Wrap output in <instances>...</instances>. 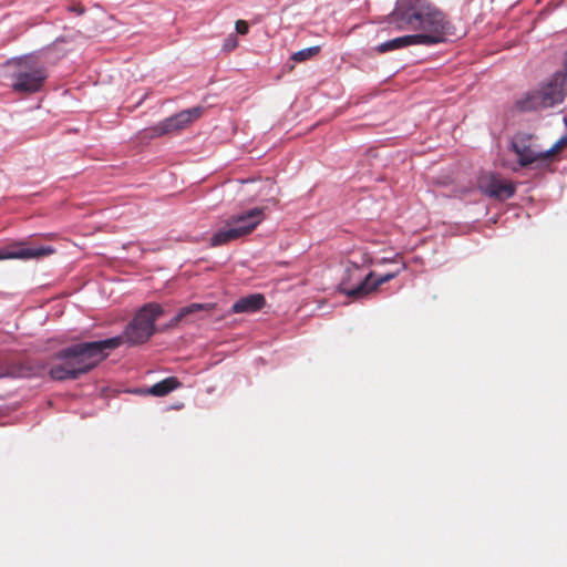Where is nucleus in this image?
I'll use <instances>...</instances> for the list:
<instances>
[{"label": "nucleus", "mask_w": 567, "mask_h": 567, "mask_svg": "<svg viewBox=\"0 0 567 567\" xmlns=\"http://www.w3.org/2000/svg\"><path fill=\"white\" fill-rule=\"evenodd\" d=\"M181 382L175 377H168L147 389V393L154 396H165L172 391L178 389Z\"/></svg>", "instance_id": "obj_16"}, {"label": "nucleus", "mask_w": 567, "mask_h": 567, "mask_svg": "<svg viewBox=\"0 0 567 567\" xmlns=\"http://www.w3.org/2000/svg\"><path fill=\"white\" fill-rule=\"evenodd\" d=\"M248 31H249V25L246 21H244V20L236 21V32L238 34L245 35L248 33Z\"/></svg>", "instance_id": "obj_21"}, {"label": "nucleus", "mask_w": 567, "mask_h": 567, "mask_svg": "<svg viewBox=\"0 0 567 567\" xmlns=\"http://www.w3.org/2000/svg\"><path fill=\"white\" fill-rule=\"evenodd\" d=\"M203 115V107L195 106L192 109L183 110L179 113H176L162 122L157 123L153 127L146 130V135L151 138L159 137L163 135H168L173 133H177L188 125H190L194 121L198 120Z\"/></svg>", "instance_id": "obj_6"}, {"label": "nucleus", "mask_w": 567, "mask_h": 567, "mask_svg": "<svg viewBox=\"0 0 567 567\" xmlns=\"http://www.w3.org/2000/svg\"><path fill=\"white\" fill-rule=\"evenodd\" d=\"M566 80L564 73H555L539 90L533 91L518 100L516 109L520 112H534L560 104L566 95Z\"/></svg>", "instance_id": "obj_3"}, {"label": "nucleus", "mask_w": 567, "mask_h": 567, "mask_svg": "<svg viewBox=\"0 0 567 567\" xmlns=\"http://www.w3.org/2000/svg\"><path fill=\"white\" fill-rule=\"evenodd\" d=\"M403 269H405V265L404 264L399 266L395 271L388 272V274H384L382 276H379L377 279L372 278L371 281H370V293L375 291L381 285H383V284L392 280L393 278H395L401 272V270H403Z\"/></svg>", "instance_id": "obj_17"}, {"label": "nucleus", "mask_w": 567, "mask_h": 567, "mask_svg": "<svg viewBox=\"0 0 567 567\" xmlns=\"http://www.w3.org/2000/svg\"><path fill=\"white\" fill-rule=\"evenodd\" d=\"M565 66L567 68V52H566V59H565Z\"/></svg>", "instance_id": "obj_23"}, {"label": "nucleus", "mask_w": 567, "mask_h": 567, "mask_svg": "<svg viewBox=\"0 0 567 567\" xmlns=\"http://www.w3.org/2000/svg\"><path fill=\"white\" fill-rule=\"evenodd\" d=\"M118 347V338L72 344L52 355L48 373L56 381L75 380L102 362L110 350Z\"/></svg>", "instance_id": "obj_2"}, {"label": "nucleus", "mask_w": 567, "mask_h": 567, "mask_svg": "<svg viewBox=\"0 0 567 567\" xmlns=\"http://www.w3.org/2000/svg\"><path fill=\"white\" fill-rule=\"evenodd\" d=\"M254 213H257L259 219H257L258 221L256 223V227L265 219V208H261V207H255L252 209H249L245 213H241V214H238V215H233L230 216L227 221H226V225L227 226H249L251 224V221H254L252 217H247L248 215L252 214Z\"/></svg>", "instance_id": "obj_15"}, {"label": "nucleus", "mask_w": 567, "mask_h": 567, "mask_svg": "<svg viewBox=\"0 0 567 567\" xmlns=\"http://www.w3.org/2000/svg\"><path fill=\"white\" fill-rule=\"evenodd\" d=\"M68 10L76 13L78 16H82L85 12V8L80 3L70 6Z\"/></svg>", "instance_id": "obj_22"}, {"label": "nucleus", "mask_w": 567, "mask_h": 567, "mask_svg": "<svg viewBox=\"0 0 567 567\" xmlns=\"http://www.w3.org/2000/svg\"><path fill=\"white\" fill-rule=\"evenodd\" d=\"M12 89L19 93H34L41 90L48 73L40 65H30L28 61H21L16 71Z\"/></svg>", "instance_id": "obj_7"}, {"label": "nucleus", "mask_w": 567, "mask_h": 567, "mask_svg": "<svg viewBox=\"0 0 567 567\" xmlns=\"http://www.w3.org/2000/svg\"><path fill=\"white\" fill-rule=\"evenodd\" d=\"M512 150L518 157L522 167L535 163L546 162L544 150L537 144V137L533 134L517 133L512 138Z\"/></svg>", "instance_id": "obj_8"}, {"label": "nucleus", "mask_w": 567, "mask_h": 567, "mask_svg": "<svg viewBox=\"0 0 567 567\" xmlns=\"http://www.w3.org/2000/svg\"><path fill=\"white\" fill-rule=\"evenodd\" d=\"M266 303V299L261 293H254L240 298L233 305L234 313H251L260 310Z\"/></svg>", "instance_id": "obj_13"}, {"label": "nucleus", "mask_w": 567, "mask_h": 567, "mask_svg": "<svg viewBox=\"0 0 567 567\" xmlns=\"http://www.w3.org/2000/svg\"><path fill=\"white\" fill-rule=\"evenodd\" d=\"M427 38L424 37H414L413 34L402 35L389 41H385L378 45L377 51L379 53H385L389 51H394L409 45H421V42H426Z\"/></svg>", "instance_id": "obj_14"}, {"label": "nucleus", "mask_w": 567, "mask_h": 567, "mask_svg": "<svg viewBox=\"0 0 567 567\" xmlns=\"http://www.w3.org/2000/svg\"><path fill=\"white\" fill-rule=\"evenodd\" d=\"M247 217L254 218V221H251L249 226H227L226 229L218 230L212 236L210 246H223L252 233L256 229V223L258 221L257 219H259V217L257 213L254 212Z\"/></svg>", "instance_id": "obj_11"}, {"label": "nucleus", "mask_w": 567, "mask_h": 567, "mask_svg": "<svg viewBox=\"0 0 567 567\" xmlns=\"http://www.w3.org/2000/svg\"><path fill=\"white\" fill-rule=\"evenodd\" d=\"M215 308V303H192L179 309L177 315L171 320L169 326L175 327L182 321H195L203 319L205 316L202 313H210Z\"/></svg>", "instance_id": "obj_12"}, {"label": "nucleus", "mask_w": 567, "mask_h": 567, "mask_svg": "<svg viewBox=\"0 0 567 567\" xmlns=\"http://www.w3.org/2000/svg\"><path fill=\"white\" fill-rule=\"evenodd\" d=\"M162 315L163 309L158 303L143 306L126 326L123 334L115 337L120 339V346H138L148 341L155 333V322Z\"/></svg>", "instance_id": "obj_4"}, {"label": "nucleus", "mask_w": 567, "mask_h": 567, "mask_svg": "<svg viewBox=\"0 0 567 567\" xmlns=\"http://www.w3.org/2000/svg\"><path fill=\"white\" fill-rule=\"evenodd\" d=\"M237 47H238V39H237L236 34L231 33L224 40L223 50L225 52H230V51L235 50Z\"/></svg>", "instance_id": "obj_20"}, {"label": "nucleus", "mask_w": 567, "mask_h": 567, "mask_svg": "<svg viewBox=\"0 0 567 567\" xmlns=\"http://www.w3.org/2000/svg\"><path fill=\"white\" fill-rule=\"evenodd\" d=\"M320 52V47H310L302 49L296 53L292 54L291 59L295 62H305L307 60H310L311 58L316 56Z\"/></svg>", "instance_id": "obj_18"}, {"label": "nucleus", "mask_w": 567, "mask_h": 567, "mask_svg": "<svg viewBox=\"0 0 567 567\" xmlns=\"http://www.w3.org/2000/svg\"><path fill=\"white\" fill-rule=\"evenodd\" d=\"M566 146H567V136H563L549 150H544L545 159L546 161L550 159L554 155L559 153Z\"/></svg>", "instance_id": "obj_19"}, {"label": "nucleus", "mask_w": 567, "mask_h": 567, "mask_svg": "<svg viewBox=\"0 0 567 567\" xmlns=\"http://www.w3.org/2000/svg\"><path fill=\"white\" fill-rule=\"evenodd\" d=\"M389 23L398 31H415L414 37L427 38L421 42L427 47L444 42L451 25L446 14L430 0H398Z\"/></svg>", "instance_id": "obj_1"}, {"label": "nucleus", "mask_w": 567, "mask_h": 567, "mask_svg": "<svg viewBox=\"0 0 567 567\" xmlns=\"http://www.w3.org/2000/svg\"><path fill=\"white\" fill-rule=\"evenodd\" d=\"M55 252L51 246L31 247L24 241H14L0 248V260L3 259H39Z\"/></svg>", "instance_id": "obj_9"}, {"label": "nucleus", "mask_w": 567, "mask_h": 567, "mask_svg": "<svg viewBox=\"0 0 567 567\" xmlns=\"http://www.w3.org/2000/svg\"><path fill=\"white\" fill-rule=\"evenodd\" d=\"M373 277L372 271L364 275L362 266L350 262L339 284V290L349 298L361 299L370 295V281Z\"/></svg>", "instance_id": "obj_5"}, {"label": "nucleus", "mask_w": 567, "mask_h": 567, "mask_svg": "<svg viewBox=\"0 0 567 567\" xmlns=\"http://www.w3.org/2000/svg\"><path fill=\"white\" fill-rule=\"evenodd\" d=\"M478 186L484 194L493 198L507 199L515 194L513 183L493 174L481 177Z\"/></svg>", "instance_id": "obj_10"}]
</instances>
